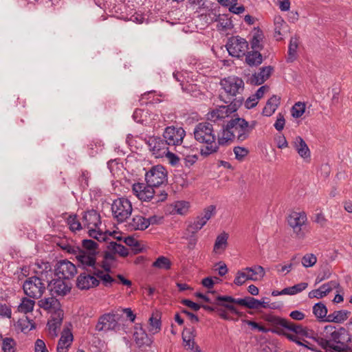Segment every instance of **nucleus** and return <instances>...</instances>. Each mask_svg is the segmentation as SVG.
Masks as SVG:
<instances>
[{
	"instance_id": "nucleus-1",
	"label": "nucleus",
	"mask_w": 352,
	"mask_h": 352,
	"mask_svg": "<svg viewBox=\"0 0 352 352\" xmlns=\"http://www.w3.org/2000/svg\"><path fill=\"white\" fill-rule=\"evenodd\" d=\"M313 338L327 351L352 352L351 337L344 327L336 329L334 326L327 325L320 336Z\"/></svg>"
},
{
	"instance_id": "nucleus-2",
	"label": "nucleus",
	"mask_w": 352,
	"mask_h": 352,
	"mask_svg": "<svg viewBox=\"0 0 352 352\" xmlns=\"http://www.w3.org/2000/svg\"><path fill=\"white\" fill-rule=\"evenodd\" d=\"M265 320L273 327L272 333L283 336L298 345L303 344L299 336L310 337L312 331L300 324L274 315H267Z\"/></svg>"
},
{
	"instance_id": "nucleus-3",
	"label": "nucleus",
	"mask_w": 352,
	"mask_h": 352,
	"mask_svg": "<svg viewBox=\"0 0 352 352\" xmlns=\"http://www.w3.org/2000/svg\"><path fill=\"white\" fill-rule=\"evenodd\" d=\"M44 268L38 276L27 278L23 284V289L26 296L33 299L40 298L46 289V283L52 278L53 272L49 263H43Z\"/></svg>"
},
{
	"instance_id": "nucleus-4",
	"label": "nucleus",
	"mask_w": 352,
	"mask_h": 352,
	"mask_svg": "<svg viewBox=\"0 0 352 352\" xmlns=\"http://www.w3.org/2000/svg\"><path fill=\"white\" fill-rule=\"evenodd\" d=\"M196 141L206 146L200 149V154L204 157L215 153L219 150L216 142L213 125L208 122H200L195 126L193 131Z\"/></svg>"
},
{
	"instance_id": "nucleus-5",
	"label": "nucleus",
	"mask_w": 352,
	"mask_h": 352,
	"mask_svg": "<svg viewBox=\"0 0 352 352\" xmlns=\"http://www.w3.org/2000/svg\"><path fill=\"white\" fill-rule=\"evenodd\" d=\"M220 85L223 89L226 96L220 94L219 98L225 103H229L235 98L243 96L244 82L237 76H231L221 80Z\"/></svg>"
},
{
	"instance_id": "nucleus-6",
	"label": "nucleus",
	"mask_w": 352,
	"mask_h": 352,
	"mask_svg": "<svg viewBox=\"0 0 352 352\" xmlns=\"http://www.w3.org/2000/svg\"><path fill=\"white\" fill-rule=\"evenodd\" d=\"M217 300H219L218 304L223 305L226 309L239 316H241V314L232 303H236L248 309H258L261 307L260 300L250 296L244 298H234L230 296L219 295L217 296Z\"/></svg>"
},
{
	"instance_id": "nucleus-7",
	"label": "nucleus",
	"mask_w": 352,
	"mask_h": 352,
	"mask_svg": "<svg viewBox=\"0 0 352 352\" xmlns=\"http://www.w3.org/2000/svg\"><path fill=\"white\" fill-rule=\"evenodd\" d=\"M244 101V98L240 96L230 102L228 105H221L208 113V119L216 122L229 117L232 113L237 111Z\"/></svg>"
},
{
	"instance_id": "nucleus-8",
	"label": "nucleus",
	"mask_w": 352,
	"mask_h": 352,
	"mask_svg": "<svg viewBox=\"0 0 352 352\" xmlns=\"http://www.w3.org/2000/svg\"><path fill=\"white\" fill-rule=\"evenodd\" d=\"M133 208L129 200L121 197L113 201L111 205V211L113 218L118 223L124 222L131 214Z\"/></svg>"
},
{
	"instance_id": "nucleus-9",
	"label": "nucleus",
	"mask_w": 352,
	"mask_h": 352,
	"mask_svg": "<svg viewBox=\"0 0 352 352\" xmlns=\"http://www.w3.org/2000/svg\"><path fill=\"white\" fill-rule=\"evenodd\" d=\"M146 184L153 187H159L167 182V171L162 165L153 166L145 175Z\"/></svg>"
},
{
	"instance_id": "nucleus-10",
	"label": "nucleus",
	"mask_w": 352,
	"mask_h": 352,
	"mask_svg": "<svg viewBox=\"0 0 352 352\" xmlns=\"http://www.w3.org/2000/svg\"><path fill=\"white\" fill-rule=\"evenodd\" d=\"M226 49L229 54L233 57L240 58L248 53V43L245 38L239 36L229 38Z\"/></svg>"
},
{
	"instance_id": "nucleus-11",
	"label": "nucleus",
	"mask_w": 352,
	"mask_h": 352,
	"mask_svg": "<svg viewBox=\"0 0 352 352\" xmlns=\"http://www.w3.org/2000/svg\"><path fill=\"white\" fill-rule=\"evenodd\" d=\"M228 128L232 129L234 137L239 142L246 140L250 135L248 122L241 118L232 119L228 122Z\"/></svg>"
},
{
	"instance_id": "nucleus-12",
	"label": "nucleus",
	"mask_w": 352,
	"mask_h": 352,
	"mask_svg": "<svg viewBox=\"0 0 352 352\" xmlns=\"http://www.w3.org/2000/svg\"><path fill=\"white\" fill-rule=\"evenodd\" d=\"M148 149L156 157H163L168 149V144L164 140L157 136H150L145 139Z\"/></svg>"
},
{
	"instance_id": "nucleus-13",
	"label": "nucleus",
	"mask_w": 352,
	"mask_h": 352,
	"mask_svg": "<svg viewBox=\"0 0 352 352\" xmlns=\"http://www.w3.org/2000/svg\"><path fill=\"white\" fill-rule=\"evenodd\" d=\"M80 260L88 267L85 269L88 272L95 274L98 278L102 280L105 286H108V284H111L115 282V279L113 278L109 274H104L103 272L98 268L94 258L88 256H80Z\"/></svg>"
},
{
	"instance_id": "nucleus-14",
	"label": "nucleus",
	"mask_w": 352,
	"mask_h": 352,
	"mask_svg": "<svg viewBox=\"0 0 352 352\" xmlns=\"http://www.w3.org/2000/svg\"><path fill=\"white\" fill-rule=\"evenodd\" d=\"M119 318L120 315L118 314L108 313L103 314L99 318L96 329L98 331L116 330L119 328Z\"/></svg>"
},
{
	"instance_id": "nucleus-15",
	"label": "nucleus",
	"mask_w": 352,
	"mask_h": 352,
	"mask_svg": "<svg viewBox=\"0 0 352 352\" xmlns=\"http://www.w3.org/2000/svg\"><path fill=\"white\" fill-rule=\"evenodd\" d=\"M186 132L182 127L167 126L163 137L168 145L177 146L182 143Z\"/></svg>"
},
{
	"instance_id": "nucleus-16",
	"label": "nucleus",
	"mask_w": 352,
	"mask_h": 352,
	"mask_svg": "<svg viewBox=\"0 0 352 352\" xmlns=\"http://www.w3.org/2000/svg\"><path fill=\"white\" fill-rule=\"evenodd\" d=\"M307 221V215L305 212H292L288 217V223L293 228L294 232L298 239H303L305 233L302 230V226Z\"/></svg>"
},
{
	"instance_id": "nucleus-17",
	"label": "nucleus",
	"mask_w": 352,
	"mask_h": 352,
	"mask_svg": "<svg viewBox=\"0 0 352 352\" xmlns=\"http://www.w3.org/2000/svg\"><path fill=\"white\" fill-rule=\"evenodd\" d=\"M55 275L63 278L70 279L77 273L76 266L67 260L58 261L55 266Z\"/></svg>"
},
{
	"instance_id": "nucleus-18",
	"label": "nucleus",
	"mask_w": 352,
	"mask_h": 352,
	"mask_svg": "<svg viewBox=\"0 0 352 352\" xmlns=\"http://www.w3.org/2000/svg\"><path fill=\"white\" fill-rule=\"evenodd\" d=\"M82 247L85 250H79L78 253L76 255V257L78 261L82 265L83 268L85 270L88 267V266L83 263L80 260V256H88L89 258H94L95 263H96V256L98 254V244L95 241L91 239H84L82 241Z\"/></svg>"
},
{
	"instance_id": "nucleus-19",
	"label": "nucleus",
	"mask_w": 352,
	"mask_h": 352,
	"mask_svg": "<svg viewBox=\"0 0 352 352\" xmlns=\"http://www.w3.org/2000/svg\"><path fill=\"white\" fill-rule=\"evenodd\" d=\"M133 193L143 201H151L156 193L153 187L148 184L137 183L133 185Z\"/></svg>"
},
{
	"instance_id": "nucleus-20",
	"label": "nucleus",
	"mask_w": 352,
	"mask_h": 352,
	"mask_svg": "<svg viewBox=\"0 0 352 352\" xmlns=\"http://www.w3.org/2000/svg\"><path fill=\"white\" fill-rule=\"evenodd\" d=\"M86 272L80 274L77 278L76 286L80 289H89L99 285L100 282L94 277L95 274L88 272L87 270Z\"/></svg>"
},
{
	"instance_id": "nucleus-21",
	"label": "nucleus",
	"mask_w": 352,
	"mask_h": 352,
	"mask_svg": "<svg viewBox=\"0 0 352 352\" xmlns=\"http://www.w3.org/2000/svg\"><path fill=\"white\" fill-rule=\"evenodd\" d=\"M47 288L52 295L64 296L70 291V287L63 280V278L60 277L53 280L49 278V282H47Z\"/></svg>"
},
{
	"instance_id": "nucleus-22",
	"label": "nucleus",
	"mask_w": 352,
	"mask_h": 352,
	"mask_svg": "<svg viewBox=\"0 0 352 352\" xmlns=\"http://www.w3.org/2000/svg\"><path fill=\"white\" fill-rule=\"evenodd\" d=\"M83 226L88 228H97L101 224L100 215L95 210H88L83 213Z\"/></svg>"
},
{
	"instance_id": "nucleus-23",
	"label": "nucleus",
	"mask_w": 352,
	"mask_h": 352,
	"mask_svg": "<svg viewBox=\"0 0 352 352\" xmlns=\"http://www.w3.org/2000/svg\"><path fill=\"white\" fill-rule=\"evenodd\" d=\"M63 311H58L56 314H52L51 319L47 322L49 333L52 338H55L58 334V331L63 322Z\"/></svg>"
},
{
	"instance_id": "nucleus-24",
	"label": "nucleus",
	"mask_w": 352,
	"mask_h": 352,
	"mask_svg": "<svg viewBox=\"0 0 352 352\" xmlns=\"http://www.w3.org/2000/svg\"><path fill=\"white\" fill-rule=\"evenodd\" d=\"M39 307L55 314L58 311H63L60 309V302L54 296L44 298L38 302Z\"/></svg>"
},
{
	"instance_id": "nucleus-25",
	"label": "nucleus",
	"mask_w": 352,
	"mask_h": 352,
	"mask_svg": "<svg viewBox=\"0 0 352 352\" xmlns=\"http://www.w3.org/2000/svg\"><path fill=\"white\" fill-rule=\"evenodd\" d=\"M133 338L138 347L148 346L152 342L151 338L140 324H136L134 327Z\"/></svg>"
},
{
	"instance_id": "nucleus-26",
	"label": "nucleus",
	"mask_w": 352,
	"mask_h": 352,
	"mask_svg": "<svg viewBox=\"0 0 352 352\" xmlns=\"http://www.w3.org/2000/svg\"><path fill=\"white\" fill-rule=\"evenodd\" d=\"M73 339L74 338L71 331L67 328H65L58 342L56 351L67 352L69 347H70L72 343Z\"/></svg>"
},
{
	"instance_id": "nucleus-27",
	"label": "nucleus",
	"mask_w": 352,
	"mask_h": 352,
	"mask_svg": "<svg viewBox=\"0 0 352 352\" xmlns=\"http://www.w3.org/2000/svg\"><path fill=\"white\" fill-rule=\"evenodd\" d=\"M292 144L295 150L302 158L305 160H310V150L305 140L300 136H296L294 138Z\"/></svg>"
},
{
	"instance_id": "nucleus-28",
	"label": "nucleus",
	"mask_w": 352,
	"mask_h": 352,
	"mask_svg": "<svg viewBox=\"0 0 352 352\" xmlns=\"http://www.w3.org/2000/svg\"><path fill=\"white\" fill-rule=\"evenodd\" d=\"M146 218L142 215H134L126 225L129 231L144 230L148 228Z\"/></svg>"
},
{
	"instance_id": "nucleus-29",
	"label": "nucleus",
	"mask_w": 352,
	"mask_h": 352,
	"mask_svg": "<svg viewBox=\"0 0 352 352\" xmlns=\"http://www.w3.org/2000/svg\"><path fill=\"white\" fill-rule=\"evenodd\" d=\"M273 71L274 67L272 66L261 67L258 73L253 75L252 82L257 85L264 83L270 78Z\"/></svg>"
},
{
	"instance_id": "nucleus-30",
	"label": "nucleus",
	"mask_w": 352,
	"mask_h": 352,
	"mask_svg": "<svg viewBox=\"0 0 352 352\" xmlns=\"http://www.w3.org/2000/svg\"><path fill=\"white\" fill-rule=\"evenodd\" d=\"M280 98L274 95L266 102L265 107L263 109V114L265 116H272L277 109L280 104Z\"/></svg>"
},
{
	"instance_id": "nucleus-31",
	"label": "nucleus",
	"mask_w": 352,
	"mask_h": 352,
	"mask_svg": "<svg viewBox=\"0 0 352 352\" xmlns=\"http://www.w3.org/2000/svg\"><path fill=\"white\" fill-rule=\"evenodd\" d=\"M249 280L256 281L258 280V278L253 276L252 273L248 272L244 268L243 270H239L236 272L234 283L236 285L241 286L243 285L246 280Z\"/></svg>"
},
{
	"instance_id": "nucleus-32",
	"label": "nucleus",
	"mask_w": 352,
	"mask_h": 352,
	"mask_svg": "<svg viewBox=\"0 0 352 352\" xmlns=\"http://www.w3.org/2000/svg\"><path fill=\"white\" fill-rule=\"evenodd\" d=\"M350 314L351 312L347 310L335 311L333 313L329 314L324 320L328 322L341 323L346 320Z\"/></svg>"
},
{
	"instance_id": "nucleus-33",
	"label": "nucleus",
	"mask_w": 352,
	"mask_h": 352,
	"mask_svg": "<svg viewBox=\"0 0 352 352\" xmlns=\"http://www.w3.org/2000/svg\"><path fill=\"white\" fill-rule=\"evenodd\" d=\"M245 62L251 67L258 66L263 62V56L258 51L248 52L245 54Z\"/></svg>"
},
{
	"instance_id": "nucleus-34",
	"label": "nucleus",
	"mask_w": 352,
	"mask_h": 352,
	"mask_svg": "<svg viewBox=\"0 0 352 352\" xmlns=\"http://www.w3.org/2000/svg\"><path fill=\"white\" fill-rule=\"evenodd\" d=\"M313 313L320 321L322 322H325L324 320H326L328 316V315H327V308L322 302H318L314 305L313 307Z\"/></svg>"
},
{
	"instance_id": "nucleus-35",
	"label": "nucleus",
	"mask_w": 352,
	"mask_h": 352,
	"mask_svg": "<svg viewBox=\"0 0 352 352\" xmlns=\"http://www.w3.org/2000/svg\"><path fill=\"white\" fill-rule=\"evenodd\" d=\"M219 30H227L233 28L231 19L227 14H219L216 19Z\"/></svg>"
},
{
	"instance_id": "nucleus-36",
	"label": "nucleus",
	"mask_w": 352,
	"mask_h": 352,
	"mask_svg": "<svg viewBox=\"0 0 352 352\" xmlns=\"http://www.w3.org/2000/svg\"><path fill=\"white\" fill-rule=\"evenodd\" d=\"M235 138L234 133L232 132V129L228 128V122L223 129V131L221 136L218 137V142L217 144L219 147V145L226 144L229 140H232Z\"/></svg>"
},
{
	"instance_id": "nucleus-37",
	"label": "nucleus",
	"mask_w": 352,
	"mask_h": 352,
	"mask_svg": "<svg viewBox=\"0 0 352 352\" xmlns=\"http://www.w3.org/2000/svg\"><path fill=\"white\" fill-rule=\"evenodd\" d=\"M35 305V301L30 298L23 297L18 307V311L21 313L28 314L32 312Z\"/></svg>"
},
{
	"instance_id": "nucleus-38",
	"label": "nucleus",
	"mask_w": 352,
	"mask_h": 352,
	"mask_svg": "<svg viewBox=\"0 0 352 352\" xmlns=\"http://www.w3.org/2000/svg\"><path fill=\"white\" fill-rule=\"evenodd\" d=\"M263 38V33L261 30H257L251 39L250 44L253 51H258L263 49V45L261 44Z\"/></svg>"
},
{
	"instance_id": "nucleus-39",
	"label": "nucleus",
	"mask_w": 352,
	"mask_h": 352,
	"mask_svg": "<svg viewBox=\"0 0 352 352\" xmlns=\"http://www.w3.org/2000/svg\"><path fill=\"white\" fill-rule=\"evenodd\" d=\"M298 47V39L297 37H292L288 47L287 62H293L296 58V51Z\"/></svg>"
},
{
	"instance_id": "nucleus-40",
	"label": "nucleus",
	"mask_w": 352,
	"mask_h": 352,
	"mask_svg": "<svg viewBox=\"0 0 352 352\" xmlns=\"http://www.w3.org/2000/svg\"><path fill=\"white\" fill-rule=\"evenodd\" d=\"M206 224L200 216L197 217L193 222L190 223L186 229V231L192 235L200 230Z\"/></svg>"
},
{
	"instance_id": "nucleus-41",
	"label": "nucleus",
	"mask_w": 352,
	"mask_h": 352,
	"mask_svg": "<svg viewBox=\"0 0 352 352\" xmlns=\"http://www.w3.org/2000/svg\"><path fill=\"white\" fill-rule=\"evenodd\" d=\"M274 32L275 36H281L287 31V25L286 22L280 16L274 18Z\"/></svg>"
},
{
	"instance_id": "nucleus-42",
	"label": "nucleus",
	"mask_w": 352,
	"mask_h": 352,
	"mask_svg": "<svg viewBox=\"0 0 352 352\" xmlns=\"http://www.w3.org/2000/svg\"><path fill=\"white\" fill-rule=\"evenodd\" d=\"M107 248L114 254L117 253L122 256H126L129 254L128 249L125 246L115 241L110 242Z\"/></svg>"
},
{
	"instance_id": "nucleus-43",
	"label": "nucleus",
	"mask_w": 352,
	"mask_h": 352,
	"mask_svg": "<svg viewBox=\"0 0 352 352\" xmlns=\"http://www.w3.org/2000/svg\"><path fill=\"white\" fill-rule=\"evenodd\" d=\"M228 239V234L226 232H223L217 236L214 245V251L217 252L220 249L225 250L227 246Z\"/></svg>"
},
{
	"instance_id": "nucleus-44",
	"label": "nucleus",
	"mask_w": 352,
	"mask_h": 352,
	"mask_svg": "<svg viewBox=\"0 0 352 352\" xmlns=\"http://www.w3.org/2000/svg\"><path fill=\"white\" fill-rule=\"evenodd\" d=\"M67 224L69 226V229L72 232H76L82 229L83 226L77 219L76 215H70L67 219Z\"/></svg>"
},
{
	"instance_id": "nucleus-45",
	"label": "nucleus",
	"mask_w": 352,
	"mask_h": 352,
	"mask_svg": "<svg viewBox=\"0 0 352 352\" xmlns=\"http://www.w3.org/2000/svg\"><path fill=\"white\" fill-rule=\"evenodd\" d=\"M153 266L159 269L169 270L171 266L170 260L165 256H160L153 263Z\"/></svg>"
},
{
	"instance_id": "nucleus-46",
	"label": "nucleus",
	"mask_w": 352,
	"mask_h": 352,
	"mask_svg": "<svg viewBox=\"0 0 352 352\" xmlns=\"http://www.w3.org/2000/svg\"><path fill=\"white\" fill-rule=\"evenodd\" d=\"M305 111V104L300 102H298L292 108V116L295 118H298L302 116Z\"/></svg>"
},
{
	"instance_id": "nucleus-47",
	"label": "nucleus",
	"mask_w": 352,
	"mask_h": 352,
	"mask_svg": "<svg viewBox=\"0 0 352 352\" xmlns=\"http://www.w3.org/2000/svg\"><path fill=\"white\" fill-rule=\"evenodd\" d=\"M15 341L11 338H6L2 341V350L3 352H14Z\"/></svg>"
},
{
	"instance_id": "nucleus-48",
	"label": "nucleus",
	"mask_w": 352,
	"mask_h": 352,
	"mask_svg": "<svg viewBox=\"0 0 352 352\" xmlns=\"http://www.w3.org/2000/svg\"><path fill=\"white\" fill-rule=\"evenodd\" d=\"M245 270L252 273L253 276L258 278V280L263 278L265 274L264 268L261 265H254L251 267H248L245 268Z\"/></svg>"
},
{
	"instance_id": "nucleus-49",
	"label": "nucleus",
	"mask_w": 352,
	"mask_h": 352,
	"mask_svg": "<svg viewBox=\"0 0 352 352\" xmlns=\"http://www.w3.org/2000/svg\"><path fill=\"white\" fill-rule=\"evenodd\" d=\"M340 287V284L336 280H331L327 283L323 284L320 287V290L322 291L323 295L326 296L329 292L332 291L334 288H338Z\"/></svg>"
},
{
	"instance_id": "nucleus-50",
	"label": "nucleus",
	"mask_w": 352,
	"mask_h": 352,
	"mask_svg": "<svg viewBox=\"0 0 352 352\" xmlns=\"http://www.w3.org/2000/svg\"><path fill=\"white\" fill-rule=\"evenodd\" d=\"M317 262V258L314 254H307L302 258V264L305 267L314 266Z\"/></svg>"
},
{
	"instance_id": "nucleus-51",
	"label": "nucleus",
	"mask_w": 352,
	"mask_h": 352,
	"mask_svg": "<svg viewBox=\"0 0 352 352\" xmlns=\"http://www.w3.org/2000/svg\"><path fill=\"white\" fill-rule=\"evenodd\" d=\"M124 243L127 245L131 247L132 250L134 251L135 253H138L141 251V248H140V243L138 242V241L135 239L133 237L128 236V237L125 238Z\"/></svg>"
},
{
	"instance_id": "nucleus-52",
	"label": "nucleus",
	"mask_w": 352,
	"mask_h": 352,
	"mask_svg": "<svg viewBox=\"0 0 352 352\" xmlns=\"http://www.w3.org/2000/svg\"><path fill=\"white\" fill-rule=\"evenodd\" d=\"M89 236L91 238H94L98 241H106L107 236L104 233L96 230V228H91L88 230Z\"/></svg>"
},
{
	"instance_id": "nucleus-53",
	"label": "nucleus",
	"mask_w": 352,
	"mask_h": 352,
	"mask_svg": "<svg viewBox=\"0 0 352 352\" xmlns=\"http://www.w3.org/2000/svg\"><path fill=\"white\" fill-rule=\"evenodd\" d=\"M150 325L151 326V331H155L154 333H156L160 330L161 328V321L160 318L158 317V314L155 316L153 315L149 318Z\"/></svg>"
},
{
	"instance_id": "nucleus-54",
	"label": "nucleus",
	"mask_w": 352,
	"mask_h": 352,
	"mask_svg": "<svg viewBox=\"0 0 352 352\" xmlns=\"http://www.w3.org/2000/svg\"><path fill=\"white\" fill-rule=\"evenodd\" d=\"M215 206L210 205L204 209L203 215L201 214V218L207 223V221L215 214Z\"/></svg>"
},
{
	"instance_id": "nucleus-55",
	"label": "nucleus",
	"mask_w": 352,
	"mask_h": 352,
	"mask_svg": "<svg viewBox=\"0 0 352 352\" xmlns=\"http://www.w3.org/2000/svg\"><path fill=\"white\" fill-rule=\"evenodd\" d=\"M195 329L193 327L185 328L182 332L183 340H195Z\"/></svg>"
},
{
	"instance_id": "nucleus-56",
	"label": "nucleus",
	"mask_w": 352,
	"mask_h": 352,
	"mask_svg": "<svg viewBox=\"0 0 352 352\" xmlns=\"http://www.w3.org/2000/svg\"><path fill=\"white\" fill-rule=\"evenodd\" d=\"M184 346L186 349L190 350L192 352H200L199 347L196 345L195 340H183Z\"/></svg>"
},
{
	"instance_id": "nucleus-57",
	"label": "nucleus",
	"mask_w": 352,
	"mask_h": 352,
	"mask_svg": "<svg viewBox=\"0 0 352 352\" xmlns=\"http://www.w3.org/2000/svg\"><path fill=\"white\" fill-rule=\"evenodd\" d=\"M12 316V310L10 306L6 304L0 303V316L3 318H10Z\"/></svg>"
},
{
	"instance_id": "nucleus-58",
	"label": "nucleus",
	"mask_w": 352,
	"mask_h": 352,
	"mask_svg": "<svg viewBox=\"0 0 352 352\" xmlns=\"http://www.w3.org/2000/svg\"><path fill=\"white\" fill-rule=\"evenodd\" d=\"M234 153L237 160H242L248 153V149L241 146H235L234 148Z\"/></svg>"
},
{
	"instance_id": "nucleus-59",
	"label": "nucleus",
	"mask_w": 352,
	"mask_h": 352,
	"mask_svg": "<svg viewBox=\"0 0 352 352\" xmlns=\"http://www.w3.org/2000/svg\"><path fill=\"white\" fill-rule=\"evenodd\" d=\"M175 208L178 214H183L188 210V203L186 201H178L175 204Z\"/></svg>"
},
{
	"instance_id": "nucleus-60",
	"label": "nucleus",
	"mask_w": 352,
	"mask_h": 352,
	"mask_svg": "<svg viewBox=\"0 0 352 352\" xmlns=\"http://www.w3.org/2000/svg\"><path fill=\"white\" fill-rule=\"evenodd\" d=\"M100 142H91L88 144V148L89 149V155L94 156L99 151H102Z\"/></svg>"
},
{
	"instance_id": "nucleus-61",
	"label": "nucleus",
	"mask_w": 352,
	"mask_h": 352,
	"mask_svg": "<svg viewBox=\"0 0 352 352\" xmlns=\"http://www.w3.org/2000/svg\"><path fill=\"white\" fill-rule=\"evenodd\" d=\"M246 323L251 326L252 328L258 329L259 331L262 333H267L269 331L272 332V330H273V327L272 329H267L263 326L260 325L258 323L252 321V320H247Z\"/></svg>"
},
{
	"instance_id": "nucleus-62",
	"label": "nucleus",
	"mask_w": 352,
	"mask_h": 352,
	"mask_svg": "<svg viewBox=\"0 0 352 352\" xmlns=\"http://www.w3.org/2000/svg\"><path fill=\"white\" fill-rule=\"evenodd\" d=\"M307 286L308 284L307 283H300L292 287H290V289L292 290V294L294 295L302 292L307 287Z\"/></svg>"
},
{
	"instance_id": "nucleus-63",
	"label": "nucleus",
	"mask_w": 352,
	"mask_h": 352,
	"mask_svg": "<svg viewBox=\"0 0 352 352\" xmlns=\"http://www.w3.org/2000/svg\"><path fill=\"white\" fill-rule=\"evenodd\" d=\"M163 221V217L157 216V215H153L150 217L149 218H146V221L148 224V227L150 225H158L160 224Z\"/></svg>"
},
{
	"instance_id": "nucleus-64",
	"label": "nucleus",
	"mask_w": 352,
	"mask_h": 352,
	"mask_svg": "<svg viewBox=\"0 0 352 352\" xmlns=\"http://www.w3.org/2000/svg\"><path fill=\"white\" fill-rule=\"evenodd\" d=\"M35 352H48L45 342L41 339H38L35 342Z\"/></svg>"
}]
</instances>
